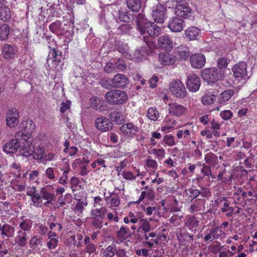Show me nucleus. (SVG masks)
<instances>
[{
	"label": "nucleus",
	"mask_w": 257,
	"mask_h": 257,
	"mask_svg": "<svg viewBox=\"0 0 257 257\" xmlns=\"http://www.w3.org/2000/svg\"><path fill=\"white\" fill-rule=\"evenodd\" d=\"M20 134L21 133H16L15 135L14 139L6 143L3 147V150L7 154L15 153L20 149V154L25 157H29L33 151L32 146H30V150L25 149V142L21 137Z\"/></svg>",
	"instance_id": "1"
},
{
	"label": "nucleus",
	"mask_w": 257,
	"mask_h": 257,
	"mask_svg": "<svg viewBox=\"0 0 257 257\" xmlns=\"http://www.w3.org/2000/svg\"><path fill=\"white\" fill-rule=\"evenodd\" d=\"M20 126L21 130L17 133H21L20 135L25 142V149L29 151L30 146H32L31 136L35 130V124L32 120L27 119L22 122Z\"/></svg>",
	"instance_id": "2"
},
{
	"label": "nucleus",
	"mask_w": 257,
	"mask_h": 257,
	"mask_svg": "<svg viewBox=\"0 0 257 257\" xmlns=\"http://www.w3.org/2000/svg\"><path fill=\"white\" fill-rule=\"evenodd\" d=\"M148 5L152 6V16L154 21L158 23L163 24L166 19V10L157 0H148Z\"/></svg>",
	"instance_id": "3"
},
{
	"label": "nucleus",
	"mask_w": 257,
	"mask_h": 257,
	"mask_svg": "<svg viewBox=\"0 0 257 257\" xmlns=\"http://www.w3.org/2000/svg\"><path fill=\"white\" fill-rule=\"evenodd\" d=\"M105 99L110 104H122L127 100L126 93L121 90L114 89L108 91L105 95Z\"/></svg>",
	"instance_id": "4"
},
{
	"label": "nucleus",
	"mask_w": 257,
	"mask_h": 257,
	"mask_svg": "<svg viewBox=\"0 0 257 257\" xmlns=\"http://www.w3.org/2000/svg\"><path fill=\"white\" fill-rule=\"evenodd\" d=\"M169 90L173 95L178 98H184L187 94L183 83L179 79L173 80L170 83Z\"/></svg>",
	"instance_id": "5"
},
{
	"label": "nucleus",
	"mask_w": 257,
	"mask_h": 257,
	"mask_svg": "<svg viewBox=\"0 0 257 257\" xmlns=\"http://www.w3.org/2000/svg\"><path fill=\"white\" fill-rule=\"evenodd\" d=\"M220 76L217 69L214 67L204 69L201 72V77L209 83L215 82L219 79Z\"/></svg>",
	"instance_id": "6"
},
{
	"label": "nucleus",
	"mask_w": 257,
	"mask_h": 257,
	"mask_svg": "<svg viewBox=\"0 0 257 257\" xmlns=\"http://www.w3.org/2000/svg\"><path fill=\"white\" fill-rule=\"evenodd\" d=\"M19 112L15 108L9 109L6 115L7 125L11 128L16 127L19 123Z\"/></svg>",
	"instance_id": "7"
},
{
	"label": "nucleus",
	"mask_w": 257,
	"mask_h": 257,
	"mask_svg": "<svg viewBox=\"0 0 257 257\" xmlns=\"http://www.w3.org/2000/svg\"><path fill=\"white\" fill-rule=\"evenodd\" d=\"M201 85L199 77L195 74L189 75L187 79L186 86L189 91L195 92L200 88Z\"/></svg>",
	"instance_id": "8"
},
{
	"label": "nucleus",
	"mask_w": 257,
	"mask_h": 257,
	"mask_svg": "<svg viewBox=\"0 0 257 257\" xmlns=\"http://www.w3.org/2000/svg\"><path fill=\"white\" fill-rule=\"evenodd\" d=\"M96 127L100 131L107 132L113 128V123L105 117L100 116L96 118L95 122Z\"/></svg>",
	"instance_id": "9"
},
{
	"label": "nucleus",
	"mask_w": 257,
	"mask_h": 257,
	"mask_svg": "<svg viewBox=\"0 0 257 257\" xmlns=\"http://www.w3.org/2000/svg\"><path fill=\"white\" fill-rule=\"evenodd\" d=\"M111 85L114 88H124L129 83L128 78L122 74H117L111 80Z\"/></svg>",
	"instance_id": "10"
},
{
	"label": "nucleus",
	"mask_w": 257,
	"mask_h": 257,
	"mask_svg": "<svg viewBox=\"0 0 257 257\" xmlns=\"http://www.w3.org/2000/svg\"><path fill=\"white\" fill-rule=\"evenodd\" d=\"M190 62L192 67L194 68L201 69L204 66L206 59L202 54H195L190 56Z\"/></svg>",
	"instance_id": "11"
},
{
	"label": "nucleus",
	"mask_w": 257,
	"mask_h": 257,
	"mask_svg": "<svg viewBox=\"0 0 257 257\" xmlns=\"http://www.w3.org/2000/svg\"><path fill=\"white\" fill-rule=\"evenodd\" d=\"M158 46L167 52L171 51L173 48V43L168 35H163L160 36L158 40Z\"/></svg>",
	"instance_id": "12"
},
{
	"label": "nucleus",
	"mask_w": 257,
	"mask_h": 257,
	"mask_svg": "<svg viewBox=\"0 0 257 257\" xmlns=\"http://www.w3.org/2000/svg\"><path fill=\"white\" fill-rule=\"evenodd\" d=\"M185 26L184 21L178 17L172 18L168 23V28L174 32H181Z\"/></svg>",
	"instance_id": "13"
},
{
	"label": "nucleus",
	"mask_w": 257,
	"mask_h": 257,
	"mask_svg": "<svg viewBox=\"0 0 257 257\" xmlns=\"http://www.w3.org/2000/svg\"><path fill=\"white\" fill-rule=\"evenodd\" d=\"M247 66L245 63L240 62L232 68L233 76L236 78H244L247 75Z\"/></svg>",
	"instance_id": "14"
},
{
	"label": "nucleus",
	"mask_w": 257,
	"mask_h": 257,
	"mask_svg": "<svg viewBox=\"0 0 257 257\" xmlns=\"http://www.w3.org/2000/svg\"><path fill=\"white\" fill-rule=\"evenodd\" d=\"M33 151L31 155L33 154V157L34 159L39 160L43 159V161H51L53 159H55L53 155H44V149L41 147H38L34 150V147L32 146Z\"/></svg>",
	"instance_id": "15"
},
{
	"label": "nucleus",
	"mask_w": 257,
	"mask_h": 257,
	"mask_svg": "<svg viewBox=\"0 0 257 257\" xmlns=\"http://www.w3.org/2000/svg\"><path fill=\"white\" fill-rule=\"evenodd\" d=\"M176 57L179 60H185L190 55L189 48L185 45H180L175 49Z\"/></svg>",
	"instance_id": "16"
},
{
	"label": "nucleus",
	"mask_w": 257,
	"mask_h": 257,
	"mask_svg": "<svg viewBox=\"0 0 257 257\" xmlns=\"http://www.w3.org/2000/svg\"><path fill=\"white\" fill-rule=\"evenodd\" d=\"M168 109L170 113L176 116L183 115L187 111V108L185 106L177 103L169 104Z\"/></svg>",
	"instance_id": "17"
},
{
	"label": "nucleus",
	"mask_w": 257,
	"mask_h": 257,
	"mask_svg": "<svg viewBox=\"0 0 257 257\" xmlns=\"http://www.w3.org/2000/svg\"><path fill=\"white\" fill-rule=\"evenodd\" d=\"M151 22L142 14H140L137 20V29L142 35L146 34L147 27L151 24Z\"/></svg>",
	"instance_id": "18"
},
{
	"label": "nucleus",
	"mask_w": 257,
	"mask_h": 257,
	"mask_svg": "<svg viewBox=\"0 0 257 257\" xmlns=\"http://www.w3.org/2000/svg\"><path fill=\"white\" fill-rule=\"evenodd\" d=\"M174 13L178 17L187 18L191 15V10L189 7L179 5L176 6Z\"/></svg>",
	"instance_id": "19"
},
{
	"label": "nucleus",
	"mask_w": 257,
	"mask_h": 257,
	"mask_svg": "<svg viewBox=\"0 0 257 257\" xmlns=\"http://www.w3.org/2000/svg\"><path fill=\"white\" fill-rule=\"evenodd\" d=\"M17 52L16 47L13 45L5 44L2 48V54L5 59L12 58Z\"/></svg>",
	"instance_id": "20"
},
{
	"label": "nucleus",
	"mask_w": 257,
	"mask_h": 257,
	"mask_svg": "<svg viewBox=\"0 0 257 257\" xmlns=\"http://www.w3.org/2000/svg\"><path fill=\"white\" fill-rule=\"evenodd\" d=\"M120 131L125 135L131 136L136 134L138 131V128L133 124L128 123L121 125L120 127Z\"/></svg>",
	"instance_id": "21"
},
{
	"label": "nucleus",
	"mask_w": 257,
	"mask_h": 257,
	"mask_svg": "<svg viewBox=\"0 0 257 257\" xmlns=\"http://www.w3.org/2000/svg\"><path fill=\"white\" fill-rule=\"evenodd\" d=\"M27 233L22 230H19L18 232V235L15 238V242L20 247H25L27 244Z\"/></svg>",
	"instance_id": "22"
},
{
	"label": "nucleus",
	"mask_w": 257,
	"mask_h": 257,
	"mask_svg": "<svg viewBox=\"0 0 257 257\" xmlns=\"http://www.w3.org/2000/svg\"><path fill=\"white\" fill-rule=\"evenodd\" d=\"M111 122H114L116 124H121L124 122V117L121 113L118 111H113L109 115Z\"/></svg>",
	"instance_id": "23"
},
{
	"label": "nucleus",
	"mask_w": 257,
	"mask_h": 257,
	"mask_svg": "<svg viewBox=\"0 0 257 257\" xmlns=\"http://www.w3.org/2000/svg\"><path fill=\"white\" fill-rule=\"evenodd\" d=\"M186 36L190 40H195L200 36V30L195 27H191L188 28L185 32Z\"/></svg>",
	"instance_id": "24"
},
{
	"label": "nucleus",
	"mask_w": 257,
	"mask_h": 257,
	"mask_svg": "<svg viewBox=\"0 0 257 257\" xmlns=\"http://www.w3.org/2000/svg\"><path fill=\"white\" fill-rule=\"evenodd\" d=\"M234 93V91L232 89L226 90L221 92L218 98V102L219 104H223L226 101H228L233 95Z\"/></svg>",
	"instance_id": "25"
},
{
	"label": "nucleus",
	"mask_w": 257,
	"mask_h": 257,
	"mask_svg": "<svg viewBox=\"0 0 257 257\" xmlns=\"http://www.w3.org/2000/svg\"><path fill=\"white\" fill-rule=\"evenodd\" d=\"M143 189L146 190L142 192L139 200L136 202V203H140L146 197L150 200H152L154 198V191L152 189L149 188L147 186H146Z\"/></svg>",
	"instance_id": "26"
},
{
	"label": "nucleus",
	"mask_w": 257,
	"mask_h": 257,
	"mask_svg": "<svg viewBox=\"0 0 257 257\" xmlns=\"http://www.w3.org/2000/svg\"><path fill=\"white\" fill-rule=\"evenodd\" d=\"M159 59L160 62L164 65H170L174 63L175 60L168 53H160Z\"/></svg>",
	"instance_id": "27"
},
{
	"label": "nucleus",
	"mask_w": 257,
	"mask_h": 257,
	"mask_svg": "<svg viewBox=\"0 0 257 257\" xmlns=\"http://www.w3.org/2000/svg\"><path fill=\"white\" fill-rule=\"evenodd\" d=\"M11 12L10 9L5 6L0 7V19L3 21H8L11 18Z\"/></svg>",
	"instance_id": "28"
},
{
	"label": "nucleus",
	"mask_w": 257,
	"mask_h": 257,
	"mask_svg": "<svg viewBox=\"0 0 257 257\" xmlns=\"http://www.w3.org/2000/svg\"><path fill=\"white\" fill-rule=\"evenodd\" d=\"M15 228L9 224H5L2 226L1 235L7 237H12L14 235Z\"/></svg>",
	"instance_id": "29"
},
{
	"label": "nucleus",
	"mask_w": 257,
	"mask_h": 257,
	"mask_svg": "<svg viewBox=\"0 0 257 257\" xmlns=\"http://www.w3.org/2000/svg\"><path fill=\"white\" fill-rule=\"evenodd\" d=\"M127 8L133 12H138L141 7V0H126Z\"/></svg>",
	"instance_id": "30"
},
{
	"label": "nucleus",
	"mask_w": 257,
	"mask_h": 257,
	"mask_svg": "<svg viewBox=\"0 0 257 257\" xmlns=\"http://www.w3.org/2000/svg\"><path fill=\"white\" fill-rule=\"evenodd\" d=\"M107 209L105 207H102L100 208L92 210V214L93 217L99 218L101 219H103L106 215Z\"/></svg>",
	"instance_id": "31"
},
{
	"label": "nucleus",
	"mask_w": 257,
	"mask_h": 257,
	"mask_svg": "<svg viewBox=\"0 0 257 257\" xmlns=\"http://www.w3.org/2000/svg\"><path fill=\"white\" fill-rule=\"evenodd\" d=\"M10 29L7 24H3L0 26V39L6 40L10 33Z\"/></svg>",
	"instance_id": "32"
},
{
	"label": "nucleus",
	"mask_w": 257,
	"mask_h": 257,
	"mask_svg": "<svg viewBox=\"0 0 257 257\" xmlns=\"http://www.w3.org/2000/svg\"><path fill=\"white\" fill-rule=\"evenodd\" d=\"M116 252V245L111 244L108 245L103 252V257H113Z\"/></svg>",
	"instance_id": "33"
},
{
	"label": "nucleus",
	"mask_w": 257,
	"mask_h": 257,
	"mask_svg": "<svg viewBox=\"0 0 257 257\" xmlns=\"http://www.w3.org/2000/svg\"><path fill=\"white\" fill-rule=\"evenodd\" d=\"M149 25L151 27V28L148 34L150 36H158L161 31V28L158 26L154 22H151V24Z\"/></svg>",
	"instance_id": "34"
},
{
	"label": "nucleus",
	"mask_w": 257,
	"mask_h": 257,
	"mask_svg": "<svg viewBox=\"0 0 257 257\" xmlns=\"http://www.w3.org/2000/svg\"><path fill=\"white\" fill-rule=\"evenodd\" d=\"M140 227L139 230H142L145 233L149 232L151 230L150 222L146 219H141L139 221Z\"/></svg>",
	"instance_id": "35"
},
{
	"label": "nucleus",
	"mask_w": 257,
	"mask_h": 257,
	"mask_svg": "<svg viewBox=\"0 0 257 257\" xmlns=\"http://www.w3.org/2000/svg\"><path fill=\"white\" fill-rule=\"evenodd\" d=\"M216 100V96L213 94H206L204 95L201 99V101L204 105H210L213 104Z\"/></svg>",
	"instance_id": "36"
},
{
	"label": "nucleus",
	"mask_w": 257,
	"mask_h": 257,
	"mask_svg": "<svg viewBox=\"0 0 257 257\" xmlns=\"http://www.w3.org/2000/svg\"><path fill=\"white\" fill-rule=\"evenodd\" d=\"M91 107L95 110H99L102 106V101L98 97H92L90 100Z\"/></svg>",
	"instance_id": "37"
},
{
	"label": "nucleus",
	"mask_w": 257,
	"mask_h": 257,
	"mask_svg": "<svg viewBox=\"0 0 257 257\" xmlns=\"http://www.w3.org/2000/svg\"><path fill=\"white\" fill-rule=\"evenodd\" d=\"M147 116L150 119L156 121L159 117V113L156 108L151 107L148 110Z\"/></svg>",
	"instance_id": "38"
},
{
	"label": "nucleus",
	"mask_w": 257,
	"mask_h": 257,
	"mask_svg": "<svg viewBox=\"0 0 257 257\" xmlns=\"http://www.w3.org/2000/svg\"><path fill=\"white\" fill-rule=\"evenodd\" d=\"M65 148L63 152L65 154H68V156H72L75 155L77 152V149L74 147H69V142L65 141L64 144Z\"/></svg>",
	"instance_id": "39"
},
{
	"label": "nucleus",
	"mask_w": 257,
	"mask_h": 257,
	"mask_svg": "<svg viewBox=\"0 0 257 257\" xmlns=\"http://www.w3.org/2000/svg\"><path fill=\"white\" fill-rule=\"evenodd\" d=\"M211 231L215 239H218L225 234L224 231L222 229V226H218L212 228L211 229Z\"/></svg>",
	"instance_id": "40"
},
{
	"label": "nucleus",
	"mask_w": 257,
	"mask_h": 257,
	"mask_svg": "<svg viewBox=\"0 0 257 257\" xmlns=\"http://www.w3.org/2000/svg\"><path fill=\"white\" fill-rule=\"evenodd\" d=\"M41 192L43 197L45 199L48 200V201L46 202V203H50V201L54 199V194L48 192V191L47 190V188H42ZM46 204V203L44 204Z\"/></svg>",
	"instance_id": "41"
},
{
	"label": "nucleus",
	"mask_w": 257,
	"mask_h": 257,
	"mask_svg": "<svg viewBox=\"0 0 257 257\" xmlns=\"http://www.w3.org/2000/svg\"><path fill=\"white\" fill-rule=\"evenodd\" d=\"M32 221L30 219H25L20 224V227L23 231H29L32 228Z\"/></svg>",
	"instance_id": "42"
},
{
	"label": "nucleus",
	"mask_w": 257,
	"mask_h": 257,
	"mask_svg": "<svg viewBox=\"0 0 257 257\" xmlns=\"http://www.w3.org/2000/svg\"><path fill=\"white\" fill-rule=\"evenodd\" d=\"M116 49L122 54L128 53V47L126 44H122L120 42H118L115 44Z\"/></svg>",
	"instance_id": "43"
},
{
	"label": "nucleus",
	"mask_w": 257,
	"mask_h": 257,
	"mask_svg": "<svg viewBox=\"0 0 257 257\" xmlns=\"http://www.w3.org/2000/svg\"><path fill=\"white\" fill-rule=\"evenodd\" d=\"M130 230L126 227H121L117 232V237L119 239H123L129 236Z\"/></svg>",
	"instance_id": "44"
},
{
	"label": "nucleus",
	"mask_w": 257,
	"mask_h": 257,
	"mask_svg": "<svg viewBox=\"0 0 257 257\" xmlns=\"http://www.w3.org/2000/svg\"><path fill=\"white\" fill-rule=\"evenodd\" d=\"M131 30V28L129 25H122L117 28V33L120 35L128 34Z\"/></svg>",
	"instance_id": "45"
},
{
	"label": "nucleus",
	"mask_w": 257,
	"mask_h": 257,
	"mask_svg": "<svg viewBox=\"0 0 257 257\" xmlns=\"http://www.w3.org/2000/svg\"><path fill=\"white\" fill-rule=\"evenodd\" d=\"M27 195L30 196L32 197V200L33 203V205L36 207H40V202L39 200L41 198V196L39 193H36L35 192L32 193V194H29V192H27Z\"/></svg>",
	"instance_id": "46"
},
{
	"label": "nucleus",
	"mask_w": 257,
	"mask_h": 257,
	"mask_svg": "<svg viewBox=\"0 0 257 257\" xmlns=\"http://www.w3.org/2000/svg\"><path fill=\"white\" fill-rule=\"evenodd\" d=\"M115 70H121L122 71L125 70L126 68V64L124 60L118 59L117 62L114 63Z\"/></svg>",
	"instance_id": "47"
},
{
	"label": "nucleus",
	"mask_w": 257,
	"mask_h": 257,
	"mask_svg": "<svg viewBox=\"0 0 257 257\" xmlns=\"http://www.w3.org/2000/svg\"><path fill=\"white\" fill-rule=\"evenodd\" d=\"M164 123L165 125L163 127V130L166 131L173 128L176 122L175 120H170L169 118H166Z\"/></svg>",
	"instance_id": "48"
},
{
	"label": "nucleus",
	"mask_w": 257,
	"mask_h": 257,
	"mask_svg": "<svg viewBox=\"0 0 257 257\" xmlns=\"http://www.w3.org/2000/svg\"><path fill=\"white\" fill-rule=\"evenodd\" d=\"M228 59L224 57H221L218 59L217 66L220 69L226 68L228 65Z\"/></svg>",
	"instance_id": "49"
},
{
	"label": "nucleus",
	"mask_w": 257,
	"mask_h": 257,
	"mask_svg": "<svg viewBox=\"0 0 257 257\" xmlns=\"http://www.w3.org/2000/svg\"><path fill=\"white\" fill-rule=\"evenodd\" d=\"M104 70L106 73H116L117 70H115L114 64L111 62L107 63L104 67Z\"/></svg>",
	"instance_id": "50"
},
{
	"label": "nucleus",
	"mask_w": 257,
	"mask_h": 257,
	"mask_svg": "<svg viewBox=\"0 0 257 257\" xmlns=\"http://www.w3.org/2000/svg\"><path fill=\"white\" fill-rule=\"evenodd\" d=\"M71 101L67 100L65 101H63L61 103V107L60 108V111L61 113H63L67 110H69L71 106Z\"/></svg>",
	"instance_id": "51"
},
{
	"label": "nucleus",
	"mask_w": 257,
	"mask_h": 257,
	"mask_svg": "<svg viewBox=\"0 0 257 257\" xmlns=\"http://www.w3.org/2000/svg\"><path fill=\"white\" fill-rule=\"evenodd\" d=\"M146 51L147 50L146 48L144 47H142L141 50L139 49L137 50L134 53V56L135 58L138 61L141 60L145 54Z\"/></svg>",
	"instance_id": "52"
},
{
	"label": "nucleus",
	"mask_w": 257,
	"mask_h": 257,
	"mask_svg": "<svg viewBox=\"0 0 257 257\" xmlns=\"http://www.w3.org/2000/svg\"><path fill=\"white\" fill-rule=\"evenodd\" d=\"M60 27L61 25L59 22H55L49 26V29L52 32L58 34Z\"/></svg>",
	"instance_id": "53"
},
{
	"label": "nucleus",
	"mask_w": 257,
	"mask_h": 257,
	"mask_svg": "<svg viewBox=\"0 0 257 257\" xmlns=\"http://www.w3.org/2000/svg\"><path fill=\"white\" fill-rule=\"evenodd\" d=\"M143 210L147 215H151L157 212V208L156 206H149L143 208Z\"/></svg>",
	"instance_id": "54"
},
{
	"label": "nucleus",
	"mask_w": 257,
	"mask_h": 257,
	"mask_svg": "<svg viewBox=\"0 0 257 257\" xmlns=\"http://www.w3.org/2000/svg\"><path fill=\"white\" fill-rule=\"evenodd\" d=\"M71 188L73 192L78 190V188L80 187V186H78L79 183L78 179L77 178L73 177L71 180Z\"/></svg>",
	"instance_id": "55"
},
{
	"label": "nucleus",
	"mask_w": 257,
	"mask_h": 257,
	"mask_svg": "<svg viewBox=\"0 0 257 257\" xmlns=\"http://www.w3.org/2000/svg\"><path fill=\"white\" fill-rule=\"evenodd\" d=\"M41 242L40 238H38L36 236H33L30 240L31 247L35 248L39 244H40Z\"/></svg>",
	"instance_id": "56"
},
{
	"label": "nucleus",
	"mask_w": 257,
	"mask_h": 257,
	"mask_svg": "<svg viewBox=\"0 0 257 257\" xmlns=\"http://www.w3.org/2000/svg\"><path fill=\"white\" fill-rule=\"evenodd\" d=\"M80 236L77 235V236L72 235L70 236L69 238V241L71 243H72L73 245H77V246L79 245L80 243Z\"/></svg>",
	"instance_id": "57"
},
{
	"label": "nucleus",
	"mask_w": 257,
	"mask_h": 257,
	"mask_svg": "<svg viewBox=\"0 0 257 257\" xmlns=\"http://www.w3.org/2000/svg\"><path fill=\"white\" fill-rule=\"evenodd\" d=\"M99 84L103 87L107 89H110L111 87H113L112 85H111V82L110 83L109 81L106 79H101L99 81Z\"/></svg>",
	"instance_id": "58"
},
{
	"label": "nucleus",
	"mask_w": 257,
	"mask_h": 257,
	"mask_svg": "<svg viewBox=\"0 0 257 257\" xmlns=\"http://www.w3.org/2000/svg\"><path fill=\"white\" fill-rule=\"evenodd\" d=\"M232 116V113L230 110H224L220 112V116L224 120H228Z\"/></svg>",
	"instance_id": "59"
},
{
	"label": "nucleus",
	"mask_w": 257,
	"mask_h": 257,
	"mask_svg": "<svg viewBox=\"0 0 257 257\" xmlns=\"http://www.w3.org/2000/svg\"><path fill=\"white\" fill-rule=\"evenodd\" d=\"M164 142L169 145L172 146L175 144L174 139L173 136L170 135H166L163 138Z\"/></svg>",
	"instance_id": "60"
},
{
	"label": "nucleus",
	"mask_w": 257,
	"mask_h": 257,
	"mask_svg": "<svg viewBox=\"0 0 257 257\" xmlns=\"http://www.w3.org/2000/svg\"><path fill=\"white\" fill-rule=\"evenodd\" d=\"M119 19L124 22H128L130 20V17L128 16V15L126 14V13L122 12L119 11Z\"/></svg>",
	"instance_id": "61"
},
{
	"label": "nucleus",
	"mask_w": 257,
	"mask_h": 257,
	"mask_svg": "<svg viewBox=\"0 0 257 257\" xmlns=\"http://www.w3.org/2000/svg\"><path fill=\"white\" fill-rule=\"evenodd\" d=\"M57 244L58 240L55 238H52L47 243V246L49 249H54L57 246Z\"/></svg>",
	"instance_id": "62"
},
{
	"label": "nucleus",
	"mask_w": 257,
	"mask_h": 257,
	"mask_svg": "<svg viewBox=\"0 0 257 257\" xmlns=\"http://www.w3.org/2000/svg\"><path fill=\"white\" fill-rule=\"evenodd\" d=\"M188 191L190 194V197L193 199L196 198L200 194V191L195 188H190Z\"/></svg>",
	"instance_id": "63"
},
{
	"label": "nucleus",
	"mask_w": 257,
	"mask_h": 257,
	"mask_svg": "<svg viewBox=\"0 0 257 257\" xmlns=\"http://www.w3.org/2000/svg\"><path fill=\"white\" fill-rule=\"evenodd\" d=\"M92 224L98 228H101L102 227V222L99 218L94 217Z\"/></svg>",
	"instance_id": "64"
}]
</instances>
